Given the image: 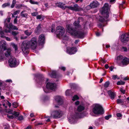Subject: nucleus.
<instances>
[{
    "label": "nucleus",
    "mask_w": 129,
    "mask_h": 129,
    "mask_svg": "<svg viewBox=\"0 0 129 129\" xmlns=\"http://www.w3.org/2000/svg\"><path fill=\"white\" fill-rule=\"evenodd\" d=\"M79 23V20L75 21L73 23L74 25L76 27L78 30H75L71 25H67V31L72 35L79 38H83L86 33L85 31L87 28V25L86 23L80 25Z\"/></svg>",
    "instance_id": "1"
},
{
    "label": "nucleus",
    "mask_w": 129,
    "mask_h": 129,
    "mask_svg": "<svg viewBox=\"0 0 129 129\" xmlns=\"http://www.w3.org/2000/svg\"><path fill=\"white\" fill-rule=\"evenodd\" d=\"M109 9V6L108 4L105 3L103 7L100 9V11L102 14L100 15L98 24L99 27L104 26V24L108 20L109 15L108 11Z\"/></svg>",
    "instance_id": "2"
},
{
    "label": "nucleus",
    "mask_w": 129,
    "mask_h": 129,
    "mask_svg": "<svg viewBox=\"0 0 129 129\" xmlns=\"http://www.w3.org/2000/svg\"><path fill=\"white\" fill-rule=\"evenodd\" d=\"M37 38L36 37L33 38L29 41H24L21 45V49L25 54H28L29 52V48L30 47L32 49H35L37 45Z\"/></svg>",
    "instance_id": "3"
},
{
    "label": "nucleus",
    "mask_w": 129,
    "mask_h": 129,
    "mask_svg": "<svg viewBox=\"0 0 129 129\" xmlns=\"http://www.w3.org/2000/svg\"><path fill=\"white\" fill-rule=\"evenodd\" d=\"M93 112L96 114H102L103 113V109L100 105L95 104L92 105Z\"/></svg>",
    "instance_id": "4"
},
{
    "label": "nucleus",
    "mask_w": 129,
    "mask_h": 129,
    "mask_svg": "<svg viewBox=\"0 0 129 129\" xmlns=\"http://www.w3.org/2000/svg\"><path fill=\"white\" fill-rule=\"evenodd\" d=\"M6 42L4 40L0 41V60L4 58V56L3 51L6 50Z\"/></svg>",
    "instance_id": "5"
},
{
    "label": "nucleus",
    "mask_w": 129,
    "mask_h": 129,
    "mask_svg": "<svg viewBox=\"0 0 129 129\" xmlns=\"http://www.w3.org/2000/svg\"><path fill=\"white\" fill-rule=\"evenodd\" d=\"M65 32V29L63 27L59 26L56 28L55 33L58 37H63Z\"/></svg>",
    "instance_id": "6"
},
{
    "label": "nucleus",
    "mask_w": 129,
    "mask_h": 129,
    "mask_svg": "<svg viewBox=\"0 0 129 129\" xmlns=\"http://www.w3.org/2000/svg\"><path fill=\"white\" fill-rule=\"evenodd\" d=\"M5 27L9 29L8 30L7 29H5L4 31L6 33L8 32H10V30L11 29H13L14 30H18V29L17 27L13 25L11 23H9L8 24V23L5 22Z\"/></svg>",
    "instance_id": "7"
},
{
    "label": "nucleus",
    "mask_w": 129,
    "mask_h": 129,
    "mask_svg": "<svg viewBox=\"0 0 129 129\" xmlns=\"http://www.w3.org/2000/svg\"><path fill=\"white\" fill-rule=\"evenodd\" d=\"M51 114V116L54 118H59L61 116V111L60 110L55 111L52 112Z\"/></svg>",
    "instance_id": "8"
},
{
    "label": "nucleus",
    "mask_w": 129,
    "mask_h": 129,
    "mask_svg": "<svg viewBox=\"0 0 129 129\" xmlns=\"http://www.w3.org/2000/svg\"><path fill=\"white\" fill-rule=\"evenodd\" d=\"M9 66L11 67H14L17 66V61L14 57H12L9 60Z\"/></svg>",
    "instance_id": "9"
},
{
    "label": "nucleus",
    "mask_w": 129,
    "mask_h": 129,
    "mask_svg": "<svg viewBox=\"0 0 129 129\" xmlns=\"http://www.w3.org/2000/svg\"><path fill=\"white\" fill-rule=\"evenodd\" d=\"M68 9L72 11H75L76 12L80 11L83 10L77 4H75L74 5L73 7L72 6H68Z\"/></svg>",
    "instance_id": "10"
},
{
    "label": "nucleus",
    "mask_w": 129,
    "mask_h": 129,
    "mask_svg": "<svg viewBox=\"0 0 129 129\" xmlns=\"http://www.w3.org/2000/svg\"><path fill=\"white\" fill-rule=\"evenodd\" d=\"M121 41L124 43H125L129 40V33H126L123 34L121 36Z\"/></svg>",
    "instance_id": "11"
},
{
    "label": "nucleus",
    "mask_w": 129,
    "mask_h": 129,
    "mask_svg": "<svg viewBox=\"0 0 129 129\" xmlns=\"http://www.w3.org/2000/svg\"><path fill=\"white\" fill-rule=\"evenodd\" d=\"M48 89H49L53 90H55L56 88V85L55 83L48 82L46 85Z\"/></svg>",
    "instance_id": "12"
},
{
    "label": "nucleus",
    "mask_w": 129,
    "mask_h": 129,
    "mask_svg": "<svg viewBox=\"0 0 129 129\" xmlns=\"http://www.w3.org/2000/svg\"><path fill=\"white\" fill-rule=\"evenodd\" d=\"M126 101V99L124 100L119 98L117 100V102L118 104H120L124 107L126 106L127 104L128 103V102Z\"/></svg>",
    "instance_id": "13"
},
{
    "label": "nucleus",
    "mask_w": 129,
    "mask_h": 129,
    "mask_svg": "<svg viewBox=\"0 0 129 129\" xmlns=\"http://www.w3.org/2000/svg\"><path fill=\"white\" fill-rule=\"evenodd\" d=\"M99 5L98 2L96 1H93L91 3H90L89 5L87 6L86 8L87 9H89V8H94L97 7Z\"/></svg>",
    "instance_id": "14"
},
{
    "label": "nucleus",
    "mask_w": 129,
    "mask_h": 129,
    "mask_svg": "<svg viewBox=\"0 0 129 129\" xmlns=\"http://www.w3.org/2000/svg\"><path fill=\"white\" fill-rule=\"evenodd\" d=\"M77 51L76 48L72 47V48H67V52L70 54H74Z\"/></svg>",
    "instance_id": "15"
},
{
    "label": "nucleus",
    "mask_w": 129,
    "mask_h": 129,
    "mask_svg": "<svg viewBox=\"0 0 129 129\" xmlns=\"http://www.w3.org/2000/svg\"><path fill=\"white\" fill-rule=\"evenodd\" d=\"M123 57L122 56L120 55L117 57L116 59V62L120 66H122V62Z\"/></svg>",
    "instance_id": "16"
},
{
    "label": "nucleus",
    "mask_w": 129,
    "mask_h": 129,
    "mask_svg": "<svg viewBox=\"0 0 129 129\" xmlns=\"http://www.w3.org/2000/svg\"><path fill=\"white\" fill-rule=\"evenodd\" d=\"M66 96H70L72 97H79L80 96L79 95H73V93L70 90L68 89L66 91Z\"/></svg>",
    "instance_id": "17"
},
{
    "label": "nucleus",
    "mask_w": 129,
    "mask_h": 129,
    "mask_svg": "<svg viewBox=\"0 0 129 129\" xmlns=\"http://www.w3.org/2000/svg\"><path fill=\"white\" fill-rule=\"evenodd\" d=\"M45 37L43 34H41L39 37L38 42L40 44L42 45L44 43Z\"/></svg>",
    "instance_id": "18"
},
{
    "label": "nucleus",
    "mask_w": 129,
    "mask_h": 129,
    "mask_svg": "<svg viewBox=\"0 0 129 129\" xmlns=\"http://www.w3.org/2000/svg\"><path fill=\"white\" fill-rule=\"evenodd\" d=\"M129 63V59L125 57H124L122 61V66H125L127 65Z\"/></svg>",
    "instance_id": "19"
},
{
    "label": "nucleus",
    "mask_w": 129,
    "mask_h": 129,
    "mask_svg": "<svg viewBox=\"0 0 129 129\" xmlns=\"http://www.w3.org/2000/svg\"><path fill=\"white\" fill-rule=\"evenodd\" d=\"M56 5L57 7L61 8L63 9H65L68 8V6H64V4L61 3H59L56 4Z\"/></svg>",
    "instance_id": "20"
},
{
    "label": "nucleus",
    "mask_w": 129,
    "mask_h": 129,
    "mask_svg": "<svg viewBox=\"0 0 129 129\" xmlns=\"http://www.w3.org/2000/svg\"><path fill=\"white\" fill-rule=\"evenodd\" d=\"M55 101L59 105L63 103L62 100L61 99V97H56L55 99Z\"/></svg>",
    "instance_id": "21"
},
{
    "label": "nucleus",
    "mask_w": 129,
    "mask_h": 129,
    "mask_svg": "<svg viewBox=\"0 0 129 129\" xmlns=\"http://www.w3.org/2000/svg\"><path fill=\"white\" fill-rule=\"evenodd\" d=\"M49 75L52 78H56L58 77L56 72L55 71H52L51 73L49 74Z\"/></svg>",
    "instance_id": "22"
},
{
    "label": "nucleus",
    "mask_w": 129,
    "mask_h": 129,
    "mask_svg": "<svg viewBox=\"0 0 129 129\" xmlns=\"http://www.w3.org/2000/svg\"><path fill=\"white\" fill-rule=\"evenodd\" d=\"M11 49L10 48H8L7 49L6 52L5 53V55L6 57H8L9 56H11Z\"/></svg>",
    "instance_id": "23"
},
{
    "label": "nucleus",
    "mask_w": 129,
    "mask_h": 129,
    "mask_svg": "<svg viewBox=\"0 0 129 129\" xmlns=\"http://www.w3.org/2000/svg\"><path fill=\"white\" fill-rule=\"evenodd\" d=\"M108 93L110 97H115L116 96L115 92L110 90L108 91Z\"/></svg>",
    "instance_id": "24"
},
{
    "label": "nucleus",
    "mask_w": 129,
    "mask_h": 129,
    "mask_svg": "<svg viewBox=\"0 0 129 129\" xmlns=\"http://www.w3.org/2000/svg\"><path fill=\"white\" fill-rule=\"evenodd\" d=\"M25 11H22L20 13V15L22 17L27 18L28 16L27 14L25 13Z\"/></svg>",
    "instance_id": "25"
},
{
    "label": "nucleus",
    "mask_w": 129,
    "mask_h": 129,
    "mask_svg": "<svg viewBox=\"0 0 129 129\" xmlns=\"http://www.w3.org/2000/svg\"><path fill=\"white\" fill-rule=\"evenodd\" d=\"M84 107L81 105L78 106L77 108V110L78 111L81 112L84 109Z\"/></svg>",
    "instance_id": "26"
},
{
    "label": "nucleus",
    "mask_w": 129,
    "mask_h": 129,
    "mask_svg": "<svg viewBox=\"0 0 129 129\" xmlns=\"http://www.w3.org/2000/svg\"><path fill=\"white\" fill-rule=\"evenodd\" d=\"M32 32L30 31L28 29L25 31L24 33L27 36H29L31 35L32 33Z\"/></svg>",
    "instance_id": "27"
},
{
    "label": "nucleus",
    "mask_w": 129,
    "mask_h": 129,
    "mask_svg": "<svg viewBox=\"0 0 129 129\" xmlns=\"http://www.w3.org/2000/svg\"><path fill=\"white\" fill-rule=\"evenodd\" d=\"M5 34L4 31L2 30L0 31V37L1 38H4L5 37Z\"/></svg>",
    "instance_id": "28"
},
{
    "label": "nucleus",
    "mask_w": 129,
    "mask_h": 129,
    "mask_svg": "<svg viewBox=\"0 0 129 129\" xmlns=\"http://www.w3.org/2000/svg\"><path fill=\"white\" fill-rule=\"evenodd\" d=\"M10 5V3L9 2L5 3L2 5V7L3 8H4L6 7L9 6Z\"/></svg>",
    "instance_id": "29"
},
{
    "label": "nucleus",
    "mask_w": 129,
    "mask_h": 129,
    "mask_svg": "<svg viewBox=\"0 0 129 129\" xmlns=\"http://www.w3.org/2000/svg\"><path fill=\"white\" fill-rule=\"evenodd\" d=\"M37 18V19L40 20H41L44 19V17L42 15H38Z\"/></svg>",
    "instance_id": "30"
},
{
    "label": "nucleus",
    "mask_w": 129,
    "mask_h": 129,
    "mask_svg": "<svg viewBox=\"0 0 129 129\" xmlns=\"http://www.w3.org/2000/svg\"><path fill=\"white\" fill-rule=\"evenodd\" d=\"M42 25L40 24H39L36 28L37 31H39L41 30L42 28Z\"/></svg>",
    "instance_id": "31"
},
{
    "label": "nucleus",
    "mask_w": 129,
    "mask_h": 129,
    "mask_svg": "<svg viewBox=\"0 0 129 129\" xmlns=\"http://www.w3.org/2000/svg\"><path fill=\"white\" fill-rule=\"evenodd\" d=\"M76 117L75 116H73V117H71L69 118V121L71 122L72 121H73L75 120V118H76Z\"/></svg>",
    "instance_id": "32"
},
{
    "label": "nucleus",
    "mask_w": 129,
    "mask_h": 129,
    "mask_svg": "<svg viewBox=\"0 0 129 129\" xmlns=\"http://www.w3.org/2000/svg\"><path fill=\"white\" fill-rule=\"evenodd\" d=\"M12 35L14 36H16L19 34V32L16 31H12L11 32Z\"/></svg>",
    "instance_id": "33"
},
{
    "label": "nucleus",
    "mask_w": 129,
    "mask_h": 129,
    "mask_svg": "<svg viewBox=\"0 0 129 129\" xmlns=\"http://www.w3.org/2000/svg\"><path fill=\"white\" fill-rule=\"evenodd\" d=\"M5 84L0 82V88H2L3 89L5 87Z\"/></svg>",
    "instance_id": "34"
},
{
    "label": "nucleus",
    "mask_w": 129,
    "mask_h": 129,
    "mask_svg": "<svg viewBox=\"0 0 129 129\" xmlns=\"http://www.w3.org/2000/svg\"><path fill=\"white\" fill-rule=\"evenodd\" d=\"M30 2L32 4H38V3L37 2H35L33 0H30Z\"/></svg>",
    "instance_id": "35"
},
{
    "label": "nucleus",
    "mask_w": 129,
    "mask_h": 129,
    "mask_svg": "<svg viewBox=\"0 0 129 129\" xmlns=\"http://www.w3.org/2000/svg\"><path fill=\"white\" fill-rule=\"evenodd\" d=\"M125 82L121 81H118L117 83V85H123L124 84Z\"/></svg>",
    "instance_id": "36"
},
{
    "label": "nucleus",
    "mask_w": 129,
    "mask_h": 129,
    "mask_svg": "<svg viewBox=\"0 0 129 129\" xmlns=\"http://www.w3.org/2000/svg\"><path fill=\"white\" fill-rule=\"evenodd\" d=\"M110 83L109 81L106 82L104 84V87L106 88L108 87Z\"/></svg>",
    "instance_id": "37"
},
{
    "label": "nucleus",
    "mask_w": 129,
    "mask_h": 129,
    "mask_svg": "<svg viewBox=\"0 0 129 129\" xmlns=\"http://www.w3.org/2000/svg\"><path fill=\"white\" fill-rule=\"evenodd\" d=\"M19 115V112H16V111H14V115L15 117H18Z\"/></svg>",
    "instance_id": "38"
},
{
    "label": "nucleus",
    "mask_w": 129,
    "mask_h": 129,
    "mask_svg": "<svg viewBox=\"0 0 129 129\" xmlns=\"http://www.w3.org/2000/svg\"><path fill=\"white\" fill-rule=\"evenodd\" d=\"M13 106L14 108H16L18 106V104L17 103L14 102L13 103Z\"/></svg>",
    "instance_id": "39"
},
{
    "label": "nucleus",
    "mask_w": 129,
    "mask_h": 129,
    "mask_svg": "<svg viewBox=\"0 0 129 129\" xmlns=\"http://www.w3.org/2000/svg\"><path fill=\"white\" fill-rule=\"evenodd\" d=\"M121 49L122 51H127V49L124 46L121 47Z\"/></svg>",
    "instance_id": "40"
},
{
    "label": "nucleus",
    "mask_w": 129,
    "mask_h": 129,
    "mask_svg": "<svg viewBox=\"0 0 129 129\" xmlns=\"http://www.w3.org/2000/svg\"><path fill=\"white\" fill-rule=\"evenodd\" d=\"M111 115H109L105 116V118L106 120H108L110 118H111Z\"/></svg>",
    "instance_id": "41"
},
{
    "label": "nucleus",
    "mask_w": 129,
    "mask_h": 129,
    "mask_svg": "<svg viewBox=\"0 0 129 129\" xmlns=\"http://www.w3.org/2000/svg\"><path fill=\"white\" fill-rule=\"evenodd\" d=\"M116 78H117L118 79H119V78L117 77V75H114L112 76V79L114 80L116 79Z\"/></svg>",
    "instance_id": "42"
},
{
    "label": "nucleus",
    "mask_w": 129,
    "mask_h": 129,
    "mask_svg": "<svg viewBox=\"0 0 129 129\" xmlns=\"http://www.w3.org/2000/svg\"><path fill=\"white\" fill-rule=\"evenodd\" d=\"M63 40H67L68 39V37L67 36H64L63 35V37H61Z\"/></svg>",
    "instance_id": "43"
},
{
    "label": "nucleus",
    "mask_w": 129,
    "mask_h": 129,
    "mask_svg": "<svg viewBox=\"0 0 129 129\" xmlns=\"http://www.w3.org/2000/svg\"><path fill=\"white\" fill-rule=\"evenodd\" d=\"M13 47L15 49V51L17 50V48L16 45L15 44H13Z\"/></svg>",
    "instance_id": "44"
},
{
    "label": "nucleus",
    "mask_w": 129,
    "mask_h": 129,
    "mask_svg": "<svg viewBox=\"0 0 129 129\" xmlns=\"http://www.w3.org/2000/svg\"><path fill=\"white\" fill-rule=\"evenodd\" d=\"M59 69L64 71H65L66 70L65 67L63 66L60 67H59Z\"/></svg>",
    "instance_id": "45"
},
{
    "label": "nucleus",
    "mask_w": 129,
    "mask_h": 129,
    "mask_svg": "<svg viewBox=\"0 0 129 129\" xmlns=\"http://www.w3.org/2000/svg\"><path fill=\"white\" fill-rule=\"evenodd\" d=\"M18 17L16 16L15 18L14 21V24H16L17 23V18Z\"/></svg>",
    "instance_id": "46"
},
{
    "label": "nucleus",
    "mask_w": 129,
    "mask_h": 129,
    "mask_svg": "<svg viewBox=\"0 0 129 129\" xmlns=\"http://www.w3.org/2000/svg\"><path fill=\"white\" fill-rule=\"evenodd\" d=\"M20 12V11L19 10H17L13 14L14 15H15L17 14H19Z\"/></svg>",
    "instance_id": "47"
},
{
    "label": "nucleus",
    "mask_w": 129,
    "mask_h": 129,
    "mask_svg": "<svg viewBox=\"0 0 129 129\" xmlns=\"http://www.w3.org/2000/svg\"><path fill=\"white\" fill-rule=\"evenodd\" d=\"M5 39H6V40L7 41H11L12 39H11V38H9L8 37H6L5 36Z\"/></svg>",
    "instance_id": "48"
},
{
    "label": "nucleus",
    "mask_w": 129,
    "mask_h": 129,
    "mask_svg": "<svg viewBox=\"0 0 129 129\" xmlns=\"http://www.w3.org/2000/svg\"><path fill=\"white\" fill-rule=\"evenodd\" d=\"M6 102L7 103V104L10 107L11 106V104L9 102V101H6Z\"/></svg>",
    "instance_id": "49"
},
{
    "label": "nucleus",
    "mask_w": 129,
    "mask_h": 129,
    "mask_svg": "<svg viewBox=\"0 0 129 129\" xmlns=\"http://www.w3.org/2000/svg\"><path fill=\"white\" fill-rule=\"evenodd\" d=\"M116 116L118 117H121L122 116V115L120 113H118L116 114Z\"/></svg>",
    "instance_id": "50"
},
{
    "label": "nucleus",
    "mask_w": 129,
    "mask_h": 129,
    "mask_svg": "<svg viewBox=\"0 0 129 129\" xmlns=\"http://www.w3.org/2000/svg\"><path fill=\"white\" fill-rule=\"evenodd\" d=\"M10 19L11 18H8L7 19H6V21H5L4 23H5V22H6V23H7V21L8 23L9 22H10Z\"/></svg>",
    "instance_id": "51"
},
{
    "label": "nucleus",
    "mask_w": 129,
    "mask_h": 129,
    "mask_svg": "<svg viewBox=\"0 0 129 129\" xmlns=\"http://www.w3.org/2000/svg\"><path fill=\"white\" fill-rule=\"evenodd\" d=\"M73 98L72 99V100L73 101H74L75 100L79 99V97H73Z\"/></svg>",
    "instance_id": "52"
},
{
    "label": "nucleus",
    "mask_w": 129,
    "mask_h": 129,
    "mask_svg": "<svg viewBox=\"0 0 129 129\" xmlns=\"http://www.w3.org/2000/svg\"><path fill=\"white\" fill-rule=\"evenodd\" d=\"M23 119V116H20L18 118V119L20 120H21Z\"/></svg>",
    "instance_id": "53"
},
{
    "label": "nucleus",
    "mask_w": 129,
    "mask_h": 129,
    "mask_svg": "<svg viewBox=\"0 0 129 129\" xmlns=\"http://www.w3.org/2000/svg\"><path fill=\"white\" fill-rule=\"evenodd\" d=\"M37 14V12H34L31 13V15L34 16H36Z\"/></svg>",
    "instance_id": "54"
},
{
    "label": "nucleus",
    "mask_w": 129,
    "mask_h": 129,
    "mask_svg": "<svg viewBox=\"0 0 129 129\" xmlns=\"http://www.w3.org/2000/svg\"><path fill=\"white\" fill-rule=\"evenodd\" d=\"M8 117L10 119H13L14 117L12 115H8Z\"/></svg>",
    "instance_id": "55"
},
{
    "label": "nucleus",
    "mask_w": 129,
    "mask_h": 129,
    "mask_svg": "<svg viewBox=\"0 0 129 129\" xmlns=\"http://www.w3.org/2000/svg\"><path fill=\"white\" fill-rule=\"evenodd\" d=\"M120 90L123 94H124L125 92V90H123V89H122V88L120 89Z\"/></svg>",
    "instance_id": "56"
},
{
    "label": "nucleus",
    "mask_w": 129,
    "mask_h": 129,
    "mask_svg": "<svg viewBox=\"0 0 129 129\" xmlns=\"http://www.w3.org/2000/svg\"><path fill=\"white\" fill-rule=\"evenodd\" d=\"M42 124V123H36L35 124V125L36 126H37L38 125H40Z\"/></svg>",
    "instance_id": "57"
},
{
    "label": "nucleus",
    "mask_w": 129,
    "mask_h": 129,
    "mask_svg": "<svg viewBox=\"0 0 129 129\" xmlns=\"http://www.w3.org/2000/svg\"><path fill=\"white\" fill-rule=\"evenodd\" d=\"M119 8L120 9H122V8H124L123 7V5L122 4H120L119 5Z\"/></svg>",
    "instance_id": "58"
},
{
    "label": "nucleus",
    "mask_w": 129,
    "mask_h": 129,
    "mask_svg": "<svg viewBox=\"0 0 129 129\" xmlns=\"http://www.w3.org/2000/svg\"><path fill=\"white\" fill-rule=\"evenodd\" d=\"M6 81L7 82H11V83L12 82V81L10 79L7 80H6Z\"/></svg>",
    "instance_id": "59"
},
{
    "label": "nucleus",
    "mask_w": 129,
    "mask_h": 129,
    "mask_svg": "<svg viewBox=\"0 0 129 129\" xmlns=\"http://www.w3.org/2000/svg\"><path fill=\"white\" fill-rule=\"evenodd\" d=\"M113 67L112 66H111L109 68V69L111 71H112L113 70Z\"/></svg>",
    "instance_id": "60"
},
{
    "label": "nucleus",
    "mask_w": 129,
    "mask_h": 129,
    "mask_svg": "<svg viewBox=\"0 0 129 129\" xmlns=\"http://www.w3.org/2000/svg\"><path fill=\"white\" fill-rule=\"evenodd\" d=\"M96 36H98L101 35L100 33L99 32H97L96 33Z\"/></svg>",
    "instance_id": "61"
},
{
    "label": "nucleus",
    "mask_w": 129,
    "mask_h": 129,
    "mask_svg": "<svg viewBox=\"0 0 129 129\" xmlns=\"http://www.w3.org/2000/svg\"><path fill=\"white\" fill-rule=\"evenodd\" d=\"M15 4L12 3L11 6V8H13L15 6Z\"/></svg>",
    "instance_id": "62"
},
{
    "label": "nucleus",
    "mask_w": 129,
    "mask_h": 129,
    "mask_svg": "<svg viewBox=\"0 0 129 129\" xmlns=\"http://www.w3.org/2000/svg\"><path fill=\"white\" fill-rule=\"evenodd\" d=\"M79 101H77L75 102V104L76 105H78L79 104Z\"/></svg>",
    "instance_id": "63"
},
{
    "label": "nucleus",
    "mask_w": 129,
    "mask_h": 129,
    "mask_svg": "<svg viewBox=\"0 0 129 129\" xmlns=\"http://www.w3.org/2000/svg\"><path fill=\"white\" fill-rule=\"evenodd\" d=\"M0 14L1 16H3V11H0Z\"/></svg>",
    "instance_id": "64"
}]
</instances>
